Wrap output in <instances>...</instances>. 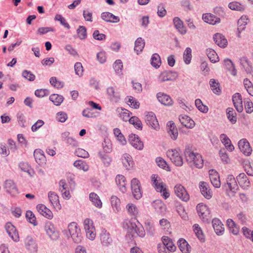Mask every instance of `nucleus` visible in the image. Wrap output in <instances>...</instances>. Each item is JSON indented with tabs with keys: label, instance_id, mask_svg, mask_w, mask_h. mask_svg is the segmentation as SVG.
<instances>
[{
	"label": "nucleus",
	"instance_id": "nucleus-1",
	"mask_svg": "<svg viewBox=\"0 0 253 253\" xmlns=\"http://www.w3.org/2000/svg\"><path fill=\"white\" fill-rule=\"evenodd\" d=\"M184 155L186 161L189 163L194 165L198 168H202L204 165V161L201 155L198 153H194L192 150V147L190 145L186 146Z\"/></svg>",
	"mask_w": 253,
	"mask_h": 253
},
{
	"label": "nucleus",
	"instance_id": "nucleus-2",
	"mask_svg": "<svg viewBox=\"0 0 253 253\" xmlns=\"http://www.w3.org/2000/svg\"><path fill=\"white\" fill-rule=\"evenodd\" d=\"M63 233L68 237V238L70 237L73 241L76 244H79L82 241L81 230L76 222L70 223L68 226V230H65L63 231Z\"/></svg>",
	"mask_w": 253,
	"mask_h": 253
},
{
	"label": "nucleus",
	"instance_id": "nucleus-3",
	"mask_svg": "<svg viewBox=\"0 0 253 253\" xmlns=\"http://www.w3.org/2000/svg\"><path fill=\"white\" fill-rule=\"evenodd\" d=\"M167 155L175 166L179 167L183 165V159L177 149L168 150Z\"/></svg>",
	"mask_w": 253,
	"mask_h": 253
},
{
	"label": "nucleus",
	"instance_id": "nucleus-4",
	"mask_svg": "<svg viewBox=\"0 0 253 253\" xmlns=\"http://www.w3.org/2000/svg\"><path fill=\"white\" fill-rule=\"evenodd\" d=\"M197 211L200 217L203 221H208L210 219V211L206 205L202 203L199 204L197 206Z\"/></svg>",
	"mask_w": 253,
	"mask_h": 253
},
{
	"label": "nucleus",
	"instance_id": "nucleus-5",
	"mask_svg": "<svg viewBox=\"0 0 253 253\" xmlns=\"http://www.w3.org/2000/svg\"><path fill=\"white\" fill-rule=\"evenodd\" d=\"M174 193L177 197L184 202L189 200V196L185 188L182 185L176 184L174 187Z\"/></svg>",
	"mask_w": 253,
	"mask_h": 253
},
{
	"label": "nucleus",
	"instance_id": "nucleus-6",
	"mask_svg": "<svg viewBox=\"0 0 253 253\" xmlns=\"http://www.w3.org/2000/svg\"><path fill=\"white\" fill-rule=\"evenodd\" d=\"M44 229L51 240H56L59 238V233L51 222L48 221L45 223Z\"/></svg>",
	"mask_w": 253,
	"mask_h": 253
},
{
	"label": "nucleus",
	"instance_id": "nucleus-7",
	"mask_svg": "<svg viewBox=\"0 0 253 253\" xmlns=\"http://www.w3.org/2000/svg\"><path fill=\"white\" fill-rule=\"evenodd\" d=\"M100 240L102 246L104 248L109 247L113 243L110 234L106 230L103 229L99 235Z\"/></svg>",
	"mask_w": 253,
	"mask_h": 253
},
{
	"label": "nucleus",
	"instance_id": "nucleus-8",
	"mask_svg": "<svg viewBox=\"0 0 253 253\" xmlns=\"http://www.w3.org/2000/svg\"><path fill=\"white\" fill-rule=\"evenodd\" d=\"M145 122L148 126L155 130L159 129V125L155 114L152 112L147 113L145 118Z\"/></svg>",
	"mask_w": 253,
	"mask_h": 253
},
{
	"label": "nucleus",
	"instance_id": "nucleus-9",
	"mask_svg": "<svg viewBox=\"0 0 253 253\" xmlns=\"http://www.w3.org/2000/svg\"><path fill=\"white\" fill-rule=\"evenodd\" d=\"M224 187L229 192H231L232 194L236 193V191L238 188L237 182L234 177L232 175H229L228 176L227 178V183L224 185ZM233 195V194H232Z\"/></svg>",
	"mask_w": 253,
	"mask_h": 253
},
{
	"label": "nucleus",
	"instance_id": "nucleus-10",
	"mask_svg": "<svg viewBox=\"0 0 253 253\" xmlns=\"http://www.w3.org/2000/svg\"><path fill=\"white\" fill-rule=\"evenodd\" d=\"M178 74L176 72L171 71H165L160 75L159 81L160 82H164L168 81H174L177 79Z\"/></svg>",
	"mask_w": 253,
	"mask_h": 253
},
{
	"label": "nucleus",
	"instance_id": "nucleus-11",
	"mask_svg": "<svg viewBox=\"0 0 253 253\" xmlns=\"http://www.w3.org/2000/svg\"><path fill=\"white\" fill-rule=\"evenodd\" d=\"M132 193L136 199H139L142 197L139 181L136 178H133L131 181Z\"/></svg>",
	"mask_w": 253,
	"mask_h": 253
},
{
	"label": "nucleus",
	"instance_id": "nucleus-12",
	"mask_svg": "<svg viewBox=\"0 0 253 253\" xmlns=\"http://www.w3.org/2000/svg\"><path fill=\"white\" fill-rule=\"evenodd\" d=\"M151 181L153 185L157 192L162 193L163 191L165 190L166 185L161 181V179L158 175L153 174L151 176Z\"/></svg>",
	"mask_w": 253,
	"mask_h": 253
},
{
	"label": "nucleus",
	"instance_id": "nucleus-13",
	"mask_svg": "<svg viewBox=\"0 0 253 253\" xmlns=\"http://www.w3.org/2000/svg\"><path fill=\"white\" fill-rule=\"evenodd\" d=\"M25 245L29 253H37L38 245L32 237L27 236L25 240Z\"/></svg>",
	"mask_w": 253,
	"mask_h": 253
},
{
	"label": "nucleus",
	"instance_id": "nucleus-14",
	"mask_svg": "<svg viewBox=\"0 0 253 253\" xmlns=\"http://www.w3.org/2000/svg\"><path fill=\"white\" fill-rule=\"evenodd\" d=\"M209 177L212 185L215 188H219L221 185L218 173L213 169L209 170Z\"/></svg>",
	"mask_w": 253,
	"mask_h": 253
},
{
	"label": "nucleus",
	"instance_id": "nucleus-15",
	"mask_svg": "<svg viewBox=\"0 0 253 253\" xmlns=\"http://www.w3.org/2000/svg\"><path fill=\"white\" fill-rule=\"evenodd\" d=\"M59 190L61 192L64 199L68 200L71 196L69 190L68 185L64 179H61L59 182Z\"/></svg>",
	"mask_w": 253,
	"mask_h": 253
},
{
	"label": "nucleus",
	"instance_id": "nucleus-16",
	"mask_svg": "<svg viewBox=\"0 0 253 253\" xmlns=\"http://www.w3.org/2000/svg\"><path fill=\"white\" fill-rule=\"evenodd\" d=\"M157 98L158 101L165 106H172L173 101L169 95L162 92H159L157 94Z\"/></svg>",
	"mask_w": 253,
	"mask_h": 253
},
{
	"label": "nucleus",
	"instance_id": "nucleus-17",
	"mask_svg": "<svg viewBox=\"0 0 253 253\" xmlns=\"http://www.w3.org/2000/svg\"><path fill=\"white\" fill-rule=\"evenodd\" d=\"M199 188L202 194L206 199H210L212 197V191L207 182L201 181L199 183Z\"/></svg>",
	"mask_w": 253,
	"mask_h": 253
},
{
	"label": "nucleus",
	"instance_id": "nucleus-18",
	"mask_svg": "<svg viewBox=\"0 0 253 253\" xmlns=\"http://www.w3.org/2000/svg\"><path fill=\"white\" fill-rule=\"evenodd\" d=\"M128 140L131 145L136 149L138 150L143 149V143L137 135L131 134L129 135Z\"/></svg>",
	"mask_w": 253,
	"mask_h": 253
},
{
	"label": "nucleus",
	"instance_id": "nucleus-19",
	"mask_svg": "<svg viewBox=\"0 0 253 253\" xmlns=\"http://www.w3.org/2000/svg\"><path fill=\"white\" fill-rule=\"evenodd\" d=\"M106 93L109 100L114 102H117L120 99V95L118 92L116 91L114 87L109 86L106 89Z\"/></svg>",
	"mask_w": 253,
	"mask_h": 253
},
{
	"label": "nucleus",
	"instance_id": "nucleus-20",
	"mask_svg": "<svg viewBox=\"0 0 253 253\" xmlns=\"http://www.w3.org/2000/svg\"><path fill=\"white\" fill-rule=\"evenodd\" d=\"M238 146L241 151L245 155L249 156L252 152V148L249 143L246 139H242L238 142Z\"/></svg>",
	"mask_w": 253,
	"mask_h": 253
},
{
	"label": "nucleus",
	"instance_id": "nucleus-21",
	"mask_svg": "<svg viewBox=\"0 0 253 253\" xmlns=\"http://www.w3.org/2000/svg\"><path fill=\"white\" fill-rule=\"evenodd\" d=\"M167 131L170 138L175 140L178 136V131L174 124L171 121H169L167 125Z\"/></svg>",
	"mask_w": 253,
	"mask_h": 253
},
{
	"label": "nucleus",
	"instance_id": "nucleus-22",
	"mask_svg": "<svg viewBox=\"0 0 253 253\" xmlns=\"http://www.w3.org/2000/svg\"><path fill=\"white\" fill-rule=\"evenodd\" d=\"M4 187L6 191L12 196H15L18 193V189L12 180H6Z\"/></svg>",
	"mask_w": 253,
	"mask_h": 253
},
{
	"label": "nucleus",
	"instance_id": "nucleus-23",
	"mask_svg": "<svg viewBox=\"0 0 253 253\" xmlns=\"http://www.w3.org/2000/svg\"><path fill=\"white\" fill-rule=\"evenodd\" d=\"M116 182L120 190L123 193L126 192V181L125 177L121 174H118L116 177Z\"/></svg>",
	"mask_w": 253,
	"mask_h": 253
},
{
	"label": "nucleus",
	"instance_id": "nucleus-24",
	"mask_svg": "<svg viewBox=\"0 0 253 253\" xmlns=\"http://www.w3.org/2000/svg\"><path fill=\"white\" fill-rule=\"evenodd\" d=\"M232 101L234 107L238 112H241L243 110L242 96L239 93L234 94L232 97Z\"/></svg>",
	"mask_w": 253,
	"mask_h": 253
},
{
	"label": "nucleus",
	"instance_id": "nucleus-25",
	"mask_svg": "<svg viewBox=\"0 0 253 253\" xmlns=\"http://www.w3.org/2000/svg\"><path fill=\"white\" fill-rule=\"evenodd\" d=\"M215 43L221 48H225L227 45V41L225 37L220 33H216L213 37Z\"/></svg>",
	"mask_w": 253,
	"mask_h": 253
},
{
	"label": "nucleus",
	"instance_id": "nucleus-26",
	"mask_svg": "<svg viewBox=\"0 0 253 253\" xmlns=\"http://www.w3.org/2000/svg\"><path fill=\"white\" fill-rule=\"evenodd\" d=\"M179 120L181 124L187 128H192L195 125L194 121L187 115L180 116Z\"/></svg>",
	"mask_w": 253,
	"mask_h": 253
},
{
	"label": "nucleus",
	"instance_id": "nucleus-27",
	"mask_svg": "<svg viewBox=\"0 0 253 253\" xmlns=\"http://www.w3.org/2000/svg\"><path fill=\"white\" fill-rule=\"evenodd\" d=\"M236 179L239 185L243 188H247L250 186V181L244 173H240L236 177Z\"/></svg>",
	"mask_w": 253,
	"mask_h": 253
},
{
	"label": "nucleus",
	"instance_id": "nucleus-28",
	"mask_svg": "<svg viewBox=\"0 0 253 253\" xmlns=\"http://www.w3.org/2000/svg\"><path fill=\"white\" fill-rule=\"evenodd\" d=\"M37 209L38 212L45 217L48 219H51L53 217V214L51 211L44 205H38L37 206Z\"/></svg>",
	"mask_w": 253,
	"mask_h": 253
},
{
	"label": "nucleus",
	"instance_id": "nucleus-29",
	"mask_svg": "<svg viewBox=\"0 0 253 253\" xmlns=\"http://www.w3.org/2000/svg\"><path fill=\"white\" fill-rule=\"evenodd\" d=\"M212 227L218 235H221L224 232V228L221 222L217 218H214L212 220Z\"/></svg>",
	"mask_w": 253,
	"mask_h": 253
},
{
	"label": "nucleus",
	"instance_id": "nucleus-30",
	"mask_svg": "<svg viewBox=\"0 0 253 253\" xmlns=\"http://www.w3.org/2000/svg\"><path fill=\"white\" fill-rule=\"evenodd\" d=\"M203 20L208 23L211 25H215L220 21L219 18L211 13L204 14L202 16Z\"/></svg>",
	"mask_w": 253,
	"mask_h": 253
},
{
	"label": "nucleus",
	"instance_id": "nucleus-31",
	"mask_svg": "<svg viewBox=\"0 0 253 253\" xmlns=\"http://www.w3.org/2000/svg\"><path fill=\"white\" fill-rule=\"evenodd\" d=\"M163 245L167 250L171 252H174L176 250V246L174 245L172 240L167 236H163L162 238Z\"/></svg>",
	"mask_w": 253,
	"mask_h": 253
},
{
	"label": "nucleus",
	"instance_id": "nucleus-32",
	"mask_svg": "<svg viewBox=\"0 0 253 253\" xmlns=\"http://www.w3.org/2000/svg\"><path fill=\"white\" fill-rule=\"evenodd\" d=\"M122 161L124 166L127 169H129L133 167V161L129 154H124L122 157Z\"/></svg>",
	"mask_w": 253,
	"mask_h": 253
},
{
	"label": "nucleus",
	"instance_id": "nucleus-33",
	"mask_svg": "<svg viewBox=\"0 0 253 253\" xmlns=\"http://www.w3.org/2000/svg\"><path fill=\"white\" fill-rule=\"evenodd\" d=\"M173 22L175 27L181 34L184 35L186 33V28L184 27L183 23L179 18L177 17H174Z\"/></svg>",
	"mask_w": 253,
	"mask_h": 253
},
{
	"label": "nucleus",
	"instance_id": "nucleus-34",
	"mask_svg": "<svg viewBox=\"0 0 253 253\" xmlns=\"http://www.w3.org/2000/svg\"><path fill=\"white\" fill-rule=\"evenodd\" d=\"M178 244L179 248L182 253H190L191 247L185 239H180L178 241Z\"/></svg>",
	"mask_w": 253,
	"mask_h": 253
},
{
	"label": "nucleus",
	"instance_id": "nucleus-35",
	"mask_svg": "<svg viewBox=\"0 0 253 253\" xmlns=\"http://www.w3.org/2000/svg\"><path fill=\"white\" fill-rule=\"evenodd\" d=\"M48 197L53 206L59 208L60 205L59 203V197L55 192L52 191L49 192L48 193Z\"/></svg>",
	"mask_w": 253,
	"mask_h": 253
},
{
	"label": "nucleus",
	"instance_id": "nucleus-36",
	"mask_svg": "<svg viewBox=\"0 0 253 253\" xmlns=\"http://www.w3.org/2000/svg\"><path fill=\"white\" fill-rule=\"evenodd\" d=\"M221 142L225 146L228 150L231 152L234 149V146L231 144L230 139L227 137L225 134H221L219 137Z\"/></svg>",
	"mask_w": 253,
	"mask_h": 253
},
{
	"label": "nucleus",
	"instance_id": "nucleus-37",
	"mask_svg": "<svg viewBox=\"0 0 253 253\" xmlns=\"http://www.w3.org/2000/svg\"><path fill=\"white\" fill-rule=\"evenodd\" d=\"M152 206L158 213H162L166 211V206L160 200H156L154 201Z\"/></svg>",
	"mask_w": 253,
	"mask_h": 253
},
{
	"label": "nucleus",
	"instance_id": "nucleus-38",
	"mask_svg": "<svg viewBox=\"0 0 253 253\" xmlns=\"http://www.w3.org/2000/svg\"><path fill=\"white\" fill-rule=\"evenodd\" d=\"M240 63L247 73H251L252 71V65L247 57H243L240 59Z\"/></svg>",
	"mask_w": 253,
	"mask_h": 253
},
{
	"label": "nucleus",
	"instance_id": "nucleus-39",
	"mask_svg": "<svg viewBox=\"0 0 253 253\" xmlns=\"http://www.w3.org/2000/svg\"><path fill=\"white\" fill-rule=\"evenodd\" d=\"M126 209L128 214L133 216L134 219H136V217L139 213L137 207L133 204L129 203L126 206Z\"/></svg>",
	"mask_w": 253,
	"mask_h": 253
},
{
	"label": "nucleus",
	"instance_id": "nucleus-40",
	"mask_svg": "<svg viewBox=\"0 0 253 253\" xmlns=\"http://www.w3.org/2000/svg\"><path fill=\"white\" fill-rule=\"evenodd\" d=\"M224 66L226 69L228 70L231 75L234 76L237 75V70L235 68L234 64L232 61L229 59H225L224 60Z\"/></svg>",
	"mask_w": 253,
	"mask_h": 253
},
{
	"label": "nucleus",
	"instance_id": "nucleus-41",
	"mask_svg": "<svg viewBox=\"0 0 253 253\" xmlns=\"http://www.w3.org/2000/svg\"><path fill=\"white\" fill-rule=\"evenodd\" d=\"M34 156L37 163L41 164L44 163L45 158L43 152L42 150L36 149L34 153Z\"/></svg>",
	"mask_w": 253,
	"mask_h": 253
},
{
	"label": "nucleus",
	"instance_id": "nucleus-42",
	"mask_svg": "<svg viewBox=\"0 0 253 253\" xmlns=\"http://www.w3.org/2000/svg\"><path fill=\"white\" fill-rule=\"evenodd\" d=\"M249 21V18L246 15H243L241 17V18L238 20V31L240 32H241L243 30H245L246 28V25L247 24Z\"/></svg>",
	"mask_w": 253,
	"mask_h": 253
},
{
	"label": "nucleus",
	"instance_id": "nucleus-43",
	"mask_svg": "<svg viewBox=\"0 0 253 253\" xmlns=\"http://www.w3.org/2000/svg\"><path fill=\"white\" fill-rule=\"evenodd\" d=\"M145 43L144 40L141 38L140 37L136 39L134 43V49L137 54L142 51L144 47Z\"/></svg>",
	"mask_w": 253,
	"mask_h": 253
},
{
	"label": "nucleus",
	"instance_id": "nucleus-44",
	"mask_svg": "<svg viewBox=\"0 0 253 253\" xmlns=\"http://www.w3.org/2000/svg\"><path fill=\"white\" fill-rule=\"evenodd\" d=\"M89 198L92 204H93L95 207L98 208L102 207V202L99 196L96 193L93 192L90 193Z\"/></svg>",
	"mask_w": 253,
	"mask_h": 253
},
{
	"label": "nucleus",
	"instance_id": "nucleus-45",
	"mask_svg": "<svg viewBox=\"0 0 253 253\" xmlns=\"http://www.w3.org/2000/svg\"><path fill=\"white\" fill-rule=\"evenodd\" d=\"M206 54L211 62L216 63L219 61V57L217 53L212 48L207 49Z\"/></svg>",
	"mask_w": 253,
	"mask_h": 253
},
{
	"label": "nucleus",
	"instance_id": "nucleus-46",
	"mask_svg": "<svg viewBox=\"0 0 253 253\" xmlns=\"http://www.w3.org/2000/svg\"><path fill=\"white\" fill-rule=\"evenodd\" d=\"M62 95L57 94H52L49 96V100L56 106H59L64 100Z\"/></svg>",
	"mask_w": 253,
	"mask_h": 253
},
{
	"label": "nucleus",
	"instance_id": "nucleus-47",
	"mask_svg": "<svg viewBox=\"0 0 253 253\" xmlns=\"http://www.w3.org/2000/svg\"><path fill=\"white\" fill-rule=\"evenodd\" d=\"M227 225L229 230L234 235H237L239 231V228L235 224L234 221L231 219H228L227 220Z\"/></svg>",
	"mask_w": 253,
	"mask_h": 253
},
{
	"label": "nucleus",
	"instance_id": "nucleus-48",
	"mask_svg": "<svg viewBox=\"0 0 253 253\" xmlns=\"http://www.w3.org/2000/svg\"><path fill=\"white\" fill-rule=\"evenodd\" d=\"M227 117L232 124H235L237 121L236 113L232 108L226 109Z\"/></svg>",
	"mask_w": 253,
	"mask_h": 253
},
{
	"label": "nucleus",
	"instance_id": "nucleus-49",
	"mask_svg": "<svg viewBox=\"0 0 253 253\" xmlns=\"http://www.w3.org/2000/svg\"><path fill=\"white\" fill-rule=\"evenodd\" d=\"M98 156L104 166L107 167L110 165L112 162V158L109 155L104 153L103 152H99L98 153Z\"/></svg>",
	"mask_w": 253,
	"mask_h": 253
},
{
	"label": "nucleus",
	"instance_id": "nucleus-50",
	"mask_svg": "<svg viewBox=\"0 0 253 253\" xmlns=\"http://www.w3.org/2000/svg\"><path fill=\"white\" fill-rule=\"evenodd\" d=\"M230 9L233 10L243 11L245 9V6L237 1L230 2L228 4Z\"/></svg>",
	"mask_w": 253,
	"mask_h": 253
},
{
	"label": "nucleus",
	"instance_id": "nucleus-51",
	"mask_svg": "<svg viewBox=\"0 0 253 253\" xmlns=\"http://www.w3.org/2000/svg\"><path fill=\"white\" fill-rule=\"evenodd\" d=\"M151 64L153 67L156 69L160 67L161 64V61L160 57L158 54H153L151 57Z\"/></svg>",
	"mask_w": 253,
	"mask_h": 253
},
{
	"label": "nucleus",
	"instance_id": "nucleus-52",
	"mask_svg": "<svg viewBox=\"0 0 253 253\" xmlns=\"http://www.w3.org/2000/svg\"><path fill=\"white\" fill-rule=\"evenodd\" d=\"M128 121L129 123L133 125L136 128L140 130L142 129V123L138 117L136 116L132 117L128 119Z\"/></svg>",
	"mask_w": 253,
	"mask_h": 253
},
{
	"label": "nucleus",
	"instance_id": "nucleus-53",
	"mask_svg": "<svg viewBox=\"0 0 253 253\" xmlns=\"http://www.w3.org/2000/svg\"><path fill=\"white\" fill-rule=\"evenodd\" d=\"M193 230L198 239L201 241L204 242V235L201 228L198 224H195L193 225Z\"/></svg>",
	"mask_w": 253,
	"mask_h": 253
},
{
	"label": "nucleus",
	"instance_id": "nucleus-54",
	"mask_svg": "<svg viewBox=\"0 0 253 253\" xmlns=\"http://www.w3.org/2000/svg\"><path fill=\"white\" fill-rule=\"evenodd\" d=\"M195 104L196 106V107L198 109L199 111H200L201 112L206 113H207L209 109L208 107L204 105L200 99H197L195 100Z\"/></svg>",
	"mask_w": 253,
	"mask_h": 253
},
{
	"label": "nucleus",
	"instance_id": "nucleus-55",
	"mask_svg": "<svg viewBox=\"0 0 253 253\" xmlns=\"http://www.w3.org/2000/svg\"><path fill=\"white\" fill-rule=\"evenodd\" d=\"M191 49L190 47H187L183 53V59L186 64H189L191 62Z\"/></svg>",
	"mask_w": 253,
	"mask_h": 253
},
{
	"label": "nucleus",
	"instance_id": "nucleus-56",
	"mask_svg": "<svg viewBox=\"0 0 253 253\" xmlns=\"http://www.w3.org/2000/svg\"><path fill=\"white\" fill-rule=\"evenodd\" d=\"M49 82L52 86L57 88H61L64 86V83L58 80L55 77L50 78Z\"/></svg>",
	"mask_w": 253,
	"mask_h": 253
},
{
	"label": "nucleus",
	"instance_id": "nucleus-57",
	"mask_svg": "<svg viewBox=\"0 0 253 253\" xmlns=\"http://www.w3.org/2000/svg\"><path fill=\"white\" fill-rule=\"evenodd\" d=\"M104 152L109 153L112 150V143L109 139H105L102 143Z\"/></svg>",
	"mask_w": 253,
	"mask_h": 253
},
{
	"label": "nucleus",
	"instance_id": "nucleus-58",
	"mask_svg": "<svg viewBox=\"0 0 253 253\" xmlns=\"http://www.w3.org/2000/svg\"><path fill=\"white\" fill-rule=\"evenodd\" d=\"M26 217L30 223L34 226L37 225L38 223L36 221V218L34 214L31 211H27Z\"/></svg>",
	"mask_w": 253,
	"mask_h": 253
},
{
	"label": "nucleus",
	"instance_id": "nucleus-59",
	"mask_svg": "<svg viewBox=\"0 0 253 253\" xmlns=\"http://www.w3.org/2000/svg\"><path fill=\"white\" fill-rule=\"evenodd\" d=\"M210 84L212 91L216 94H219L220 92V89L219 84L216 83L214 79H211L210 81Z\"/></svg>",
	"mask_w": 253,
	"mask_h": 253
},
{
	"label": "nucleus",
	"instance_id": "nucleus-60",
	"mask_svg": "<svg viewBox=\"0 0 253 253\" xmlns=\"http://www.w3.org/2000/svg\"><path fill=\"white\" fill-rule=\"evenodd\" d=\"M77 32L78 37L81 40H84L86 38V29L85 27L83 26H79Z\"/></svg>",
	"mask_w": 253,
	"mask_h": 253
},
{
	"label": "nucleus",
	"instance_id": "nucleus-61",
	"mask_svg": "<svg viewBox=\"0 0 253 253\" xmlns=\"http://www.w3.org/2000/svg\"><path fill=\"white\" fill-rule=\"evenodd\" d=\"M156 163L160 168H161L167 170H169V168L166 162L163 158L161 157L157 158L156 159Z\"/></svg>",
	"mask_w": 253,
	"mask_h": 253
},
{
	"label": "nucleus",
	"instance_id": "nucleus-62",
	"mask_svg": "<svg viewBox=\"0 0 253 253\" xmlns=\"http://www.w3.org/2000/svg\"><path fill=\"white\" fill-rule=\"evenodd\" d=\"M54 19L60 22V23L67 29H69L70 28L69 24L67 22L65 18H64L61 15L57 14L55 16Z\"/></svg>",
	"mask_w": 253,
	"mask_h": 253
},
{
	"label": "nucleus",
	"instance_id": "nucleus-63",
	"mask_svg": "<svg viewBox=\"0 0 253 253\" xmlns=\"http://www.w3.org/2000/svg\"><path fill=\"white\" fill-rule=\"evenodd\" d=\"M74 167L84 171L88 170V166L82 160H77L74 163Z\"/></svg>",
	"mask_w": 253,
	"mask_h": 253
},
{
	"label": "nucleus",
	"instance_id": "nucleus-64",
	"mask_svg": "<svg viewBox=\"0 0 253 253\" xmlns=\"http://www.w3.org/2000/svg\"><path fill=\"white\" fill-rule=\"evenodd\" d=\"M22 77L29 81H34L35 79V76L31 71L24 70L22 72Z\"/></svg>",
	"mask_w": 253,
	"mask_h": 253
}]
</instances>
